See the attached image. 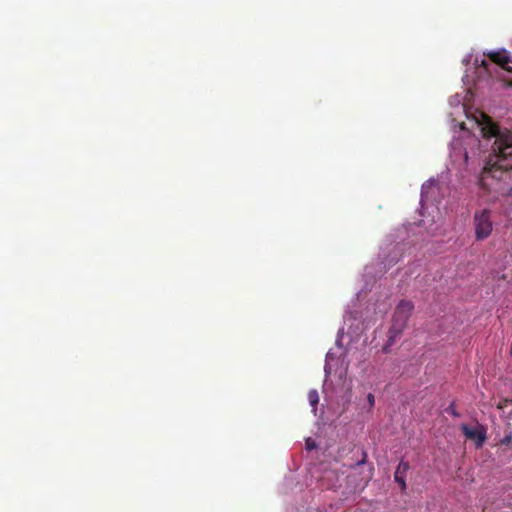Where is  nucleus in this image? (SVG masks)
<instances>
[{
	"label": "nucleus",
	"instance_id": "obj_9",
	"mask_svg": "<svg viewBox=\"0 0 512 512\" xmlns=\"http://www.w3.org/2000/svg\"><path fill=\"white\" fill-rule=\"evenodd\" d=\"M446 412L451 414L452 416L454 417H459L460 414L456 411V407H455V403L452 402L447 408H446Z\"/></svg>",
	"mask_w": 512,
	"mask_h": 512
},
{
	"label": "nucleus",
	"instance_id": "obj_3",
	"mask_svg": "<svg viewBox=\"0 0 512 512\" xmlns=\"http://www.w3.org/2000/svg\"><path fill=\"white\" fill-rule=\"evenodd\" d=\"M413 309L414 305L410 300H401L398 303L392 320V325L395 326V331H403Z\"/></svg>",
	"mask_w": 512,
	"mask_h": 512
},
{
	"label": "nucleus",
	"instance_id": "obj_5",
	"mask_svg": "<svg viewBox=\"0 0 512 512\" xmlns=\"http://www.w3.org/2000/svg\"><path fill=\"white\" fill-rule=\"evenodd\" d=\"M489 58L502 69L512 71V59L503 52H491Z\"/></svg>",
	"mask_w": 512,
	"mask_h": 512
},
{
	"label": "nucleus",
	"instance_id": "obj_11",
	"mask_svg": "<svg viewBox=\"0 0 512 512\" xmlns=\"http://www.w3.org/2000/svg\"><path fill=\"white\" fill-rule=\"evenodd\" d=\"M367 399H368L369 404H370L371 406H373V405H374V401H375V399H374V395H373V394H371V393H369V394H368Z\"/></svg>",
	"mask_w": 512,
	"mask_h": 512
},
{
	"label": "nucleus",
	"instance_id": "obj_4",
	"mask_svg": "<svg viewBox=\"0 0 512 512\" xmlns=\"http://www.w3.org/2000/svg\"><path fill=\"white\" fill-rule=\"evenodd\" d=\"M461 430L466 438L470 440H474L476 447H482L486 440V428L483 425H478L477 427H470L468 425L463 424L461 426Z\"/></svg>",
	"mask_w": 512,
	"mask_h": 512
},
{
	"label": "nucleus",
	"instance_id": "obj_8",
	"mask_svg": "<svg viewBox=\"0 0 512 512\" xmlns=\"http://www.w3.org/2000/svg\"><path fill=\"white\" fill-rule=\"evenodd\" d=\"M308 401L313 407V411L316 412L317 404L319 403V394L317 390L312 389L308 392Z\"/></svg>",
	"mask_w": 512,
	"mask_h": 512
},
{
	"label": "nucleus",
	"instance_id": "obj_1",
	"mask_svg": "<svg viewBox=\"0 0 512 512\" xmlns=\"http://www.w3.org/2000/svg\"><path fill=\"white\" fill-rule=\"evenodd\" d=\"M481 133L487 140L493 139L491 153L479 178L480 187L492 195L494 200L509 196L512 186L509 171H512V130L495 123L482 114Z\"/></svg>",
	"mask_w": 512,
	"mask_h": 512
},
{
	"label": "nucleus",
	"instance_id": "obj_7",
	"mask_svg": "<svg viewBox=\"0 0 512 512\" xmlns=\"http://www.w3.org/2000/svg\"><path fill=\"white\" fill-rule=\"evenodd\" d=\"M402 331H395V326L392 325L388 332L387 344L384 346V352H388V347L392 346L396 339L401 335Z\"/></svg>",
	"mask_w": 512,
	"mask_h": 512
},
{
	"label": "nucleus",
	"instance_id": "obj_10",
	"mask_svg": "<svg viewBox=\"0 0 512 512\" xmlns=\"http://www.w3.org/2000/svg\"><path fill=\"white\" fill-rule=\"evenodd\" d=\"M315 447H316V444L313 441H311V440H307L306 441V448H307V450H312Z\"/></svg>",
	"mask_w": 512,
	"mask_h": 512
},
{
	"label": "nucleus",
	"instance_id": "obj_6",
	"mask_svg": "<svg viewBox=\"0 0 512 512\" xmlns=\"http://www.w3.org/2000/svg\"><path fill=\"white\" fill-rule=\"evenodd\" d=\"M409 468H410L409 463L404 460H401L399 465L396 468L395 473H394V479L400 485L402 491L406 490L405 479H406V474H407V471L409 470Z\"/></svg>",
	"mask_w": 512,
	"mask_h": 512
},
{
	"label": "nucleus",
	"instance_id": "obj_2",
	"mask_svg": "<svg viewBox=\"0 0 512 512\" xmlns=\"http://www.w3.org/2000/svg\"><path fill=\"white\" fill-rule=\"evenodd\" d=\"M473 226L475 239L477 241L488 239L493 231L492 211L488 208L475 211L473 215Z\"/></svg>",
	"mask_w": 512,
	"mask_h": 512
}]
</instances>
